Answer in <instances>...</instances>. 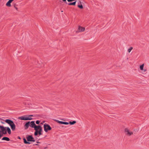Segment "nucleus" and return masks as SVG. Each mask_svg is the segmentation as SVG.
<instances>
[{
    "label": "nucleus",
    "instance_id": "nucleus-1",
    "mask_svg": "<svg viewBox=\"0 0 149 149\" xmlns=\"http://www.w3.org/2000/svg\"><path fill=\"white\" fill-rule=\"evenodd\" d=\"M7 132L9 134L11 133V130L9 127H5L0 125V139L3 134H6Z\"/></svg>",
    "mask_w": 149,
    "mask_h": 149
},
{
    "label": "nucleus",
    "instance_id": "nucleus-2",
    "mask_svg": "<svg viewBox=\"0 0 149 149\" xmlns=\"http://www.w3.org/2000/svg\"><path fill=\"white\" fill-rule=\"evenodd\" d=\"M5 121L10 126L11 129L13 131L15 130L16 126L13 121L10 119H6Z\"/></svg>",
    "mask_w": 149,
    "mask_h": 149
},
{
    "label": "nucleus",
    "instance_id": "nucleus-3",
    "mask_svg": "<svg viewBox=\"0 0 149 149\" xmlns=\"http://www.w3.org/2000/svg\"><path fill=\"white\" fill-rule=\"evenodd\" d=\"M35 131L34 132V135L37 136L38 134V132L40 131H42V127L40 125H36L34 128Z\"/></svg>",
    "mask_w": 149,
    "mask_h": 149
},
{
    "label": "nucleus",
    "instance_id": "nucleus-4",
    "mask_svg": "<svg viewBox=\"0 0 149 149\" xmlns=\"http://www.w3.org/2000/svg\"><path fill=\"white\" fill-rule=\"evenodd\" d=\"M44 130L46 132H47L48 130H50L52 128L50 126L47 124L44 125Z\"/></svg>",
    "mask_w": 149,
    "mask_h": 149
},
{
    "label": "nucleus",
    "instance_id": "nucleus-5",
    "mask_svg": "<svg viewBox=\"0 0 149 149\" xmlns=\"http://www.w3.org/2000/svg\"><path fill=\"white\" fill-rule=\"evenodd\" d=\"M26 138L28 141L33 142L35 141V140L32 136L27 135L26 136Z\"/></svg>",
    "mask_w": 149,
    "mask_h": 149
},
{
    "label": "nucleus",
    "instance_id": "nucleus-6",
    "mask_svg": "<svg viewBox=\"0 0 149 149\" xmlns=\"http://www.w3.org/2000/svg\"><path fill=\"white\" fill-rule=\"evenodd\" d=\"M125 132L126 134L129 136H130L133 134L132 132H130L127 128H125Z\"/></svg>",
    "mask_w": 149,
    "mask_h": 149
},
{
    "label": "nucleus",
    "instance_id": "nucleus-7",
    "mask_svg": "<svg viewBox=\"0 0 149 149\" xmlns=\"http://www.w3.org/2000/svg\"><path fill=\"white\" fill-rule=\"evenodd\" d=\"M85 30V28L81 26H79L78 30L77 32H83Z\"/></svg>",
    "mask_w": 149,
    "mask_h": 149
},
{
    "label": "nucleus",
    "instance_id": "nucleus-8",
    "mask_svg": "<svg viewBox=\"0 0 149 149\" xmlns=\"http://www.w3.org/2000/svg\"><path fill=\"white\" fill-rule=\"evenodd\" d=\"M30 127L31 128H35V127L37 125H36L34 121H30Z\"/></svg>",
    "mask_w": 149,
    "mask_h": 149
},
{
    "label": "nucleus",
    "instance_id": "nucleus-9",
    "mask_svg": "<svg viewBox=\"0 0 149 149\" xmlns=\"http://www.w3.org/2000/svg\"><path fill=\"white\" fill-rule=\"evenodd\" d=\"M29 126H30V121L27 122L24 125V128L25 129H27Z\"/></svg>",
    "mask_w": 149,
    "mask_h": 149
},
{
    "label": "nucleus",
    "instance_id": "nucleus-10",
    "mask_svg": "<svg viewBox=\"0 0 149 149\" xmlns=\"http://www.w3.org/2000/svg\"><path fill=\"white\" fill-rule=\"evenodd\" d=\"M18 119L19 120H26L27 116H21L18 118Z\"/></svg>",
    "mask_w": 149,
    "mask_h": 149
},
{
    "label": "nucleus",
    "instance_id": "nucleus-11",
    "mask_svg": "<svg viewBox=\"0 0 149 149\" xmlns=\"http://www.w3.org/2000/svg\"><path fill=\"white\" fill-rule=\"evenodd\" d=\"M2 140H6L7 141H9L10 140V139L7 137H3L1 139Z\"/></svg>",
    "mask_w": 149,
    "mask_h": 149
},
{
    "label": "nucleus",
    "instance_id": "nucleus-12",
    "mask_svg": "<svg viewBox=\"0 0 149 149\" xmlns=\"http://www.w3.org/2000/svg\"><path fill=\"white\" fill-rule=\"evenodd\" d=\"M76 2H77V1H75L74 2H73L68 3V5H75Z\"/></svg>",
    "mask_w": 149,
    "mask_h": 149
},
{
    "label": "nucleus",
    "instance_id": "nucleus-13",
    "mask_svg": "<svg viewBox=\"0 0 149 149\" xmlns=\"http://www.w3.org/2000/svg\"><path fill=\"white\" fill-rule=\"evenodd\" d=\"M54 120L56 122L61 124H63V122L57 120Z\"/></svg>",
    "mask_w": 149,
    "mask_h": 149
},
{
    "label": "nucleus",
    "instance_id": "nucleus-14",
    "mask_svg": "<svg viewBox=\"0 0 149 149\" xmlns=\"http://www.w3.org/2000/svg\"><path fill=\"white\" fill-rule=\"evenodd\" d=\"M76 123V121H73L72 122L71 121H70L69 122V124L71 125H73V124H75Z\"/></svg>",
    "mask_w": 149,
    "mask_h": 149
},
{
    "label": "nucleus",
    "instance_id": "nucleus-15",
    "mask_svg": "<svg viewBox=\"0 0 149 149\" xmlns=\"http://www.w3.org/2000/svg\"><path fill=\"white\" fill-rule=\"evenodd\" d=\"M24 142L25 144H30V143L27 142L25 139L24 138L23 139Z\"/></svg>",
    "mask_w": 149,
    "mask_h": 149
},
{
    "label": "nucleus",
    "instance_id": "nucleus-16",
    "mask_svg": "<svg viewBox=\"0 0 149 149\" xmlns=\"http://www.w3.org/2000/svg\"><path fill=\"white\" fill-rule=\"evenodd\" d=\"M144 67V64H143L141 65L140 66V68L141 70H143Z\"/></svg>",
    "mask_w": 149,
    "mask_h": 149
},
{
    "label": "nucleus",
    "instance_id": "nucleus-17",
    "mask_svg": "<svg viewBox=\"0 0 149 149\" xmlns=\"http://www.w3.org/2000/svg\"><path fill=\"white\" fill-rule=\"evenodd\" d=\"M133 49V47H130L128 49V52L130 53L131 52L132 50Z\"/></svg>",
    "mask_w": 149,
    "mask_h": 149
},
{
    "label": "nucleus",
    "instance_id": "nucleus-18",
    "mask_svg": "<svg viewBox=\"0 0 149 149\" xmlns=\"http://www.w3.org/2000/svg\"><path fill=\"white\" fill-rule=\"evenodd\" d=\"M78 7L80 8V9H82L83 8V6L82 4L81 5H78Z\"/></svg>",
    "mask_w": 149,
    "mask_h": 149
},
{
    "label": "nucleus",
    "instance_id": "nucleus-19",
    "mask_svg": "<svg viewBox=\"0 0 149 149\" xmlns=\"http://www.w3.org/2000/svg\"><path fill=\"white\" fill-rule=\"evenodd\" d=\"M32 120V118L27 117L26 120Z\"/></svg>",
    "mask_w": 149,
    "mask_h": 149
},
{
    "label": "nucleus",
    "instance_id": "nucleus-20",
    "mask_svg": "<svg viewBox=\"0 0 149 149\" xmlns=\"http://www.w3.org/2000/svg\"><path fill=\"white\" fill-rule=\"evenodd\" d=\"M63 124H65V125H67L69 124V123H68V122H63Z\"/></svg>",
    "mask_w": 149,
    "mask_h": 149
},
{
    "label": "nucleus",
    "instance_id": "nucleus-21",
    "mask_svg": "<svg viewBox=\"0 0 149 149\" xmlns=\"http://www.w3.org/2000/svg\"><path fill=\"white\" fill-rule=\"evenodd\" d=\"M40 123V121L39 120H37L36 122V123L37 124H38Z\"/></svg>",
    "mask_w": 149,
    "mask_h": 149
},
{
    "label": "nucleus",
    "instance_id": "nucleus-22",
    "mask_svg": "<svg viewBox=\"0 0 149 149\" xmlns=\"http://www.w3.org/2000/svg\"><path fill=\"white\" fill-rule=\"evenodd\" d=\"M77 0H67L68 2H71L74 1H76Z\"/></svg>",
    "mask_w": 149,
    "mask_h": 149
},
{
    "label": "nucleus",
    "instance_id": "nucleus-23",
    "mask_svg": "<svg viewBox=\"0 0 149 149\" xmlns=\"http://www.w3.org/2000/svg\"><path fill=\"white\" fill-rule=\"evenodd\" d=\"M42 132V131H40V132H38V134H39L40 135H42V133H41Z\"/></svg>",
    "mask_w": 149,
    "mask_h": 149
},
{
    "label": "nucleus",
    "instance_id": "nucleus-24",
    "mask_svg": "<svg viewBox=\"0 0 149 149\" xmlns=\"http://www.w3.org/2000/svg\"><path fill=\"white\" fill-rule=\"evenodd\" d=\"M29 116L32 117V116H33V115H29Z\"/></svg>",
    "mask_w": 149,
    "mask_h": 149
},
{
    "label": "nucleus",
    "instance_id": "nucleus-25",
    "mask_svg": "<svg viewBox=\"0 0 149 149\" xmlns=\"http://www.w3.org/2000/svg\"><path fill=\"white\" fill-rule=\"evenodd\" d=\"M64 2H66V0H62Z\"/></svg>",
    "mask_w": 149,
    "mask_h": 149
},
{
    "label": "nucleus",
    "instance_id": "nucleus-26",
    "mask_svg": "<svg viewBox=\"0 0 149 149\" xmlns=\"http://www.w3.org/2000/svg\"><path fill=\"white\" fill-rule=\"evenodd\" d=\"M23 104H25V103L24 102H23Z\"/></svg>",
    "mask_w": 149,
    "mask_h": 149
},
{
    "label": "nucleus",
    "instance_id": "nucleus-27",
    "mask_svg": "<svg viewBox=\"0 0 149 149\" xmlns=\"http://www.w3.org/2000/svg\"><path fill=\"white\" fill-rule=\"evenodd\" d=\"M16 10H17V8H16Z\"/></svg>",
    "mask_w": 149,
    "mask_h": 149
},
{
    "label": "nucleus",
    "instance_id": "nucleus-28",
    "mask_svg": "<svg viewBox=\"0 0 149 149\" xmlns=\"http://www.w3.org/2000/svg\"><path fill=\"white\" fill-rule=\"evenodd\" d=\"M36 145H38V144H36Z\"/></svg>",
    "mask_w": 149,
    "mask_h": 149
},
{
    "label": "nucleus",
    "instance_id": "nucleus-29",
    "mask_svg": "<svg viewBox=\"0 0 149 149\" xmlns=\"http://www.w3.org/2000/svg\"><path fill=\"white\" fill-rule=\"evenodd\" d=\"M37 143H39V142H37Z\"/></svg>",
    "mask_w": 149,
    "mask_h": 149
}]
</instances>
